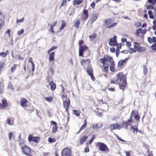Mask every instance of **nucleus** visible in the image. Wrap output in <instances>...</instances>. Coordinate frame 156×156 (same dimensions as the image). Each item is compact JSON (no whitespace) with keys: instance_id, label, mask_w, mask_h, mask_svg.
<instances>
[{"instance_id":"f257e3e1","label":"nucleus","mask_w":156,"mask_h":156,"mask_svg":"<svg viewBox=\"0 0 156 156\" xmlns=\"http://www.w3.org/2000/svg\"><path fill=\"white\" fill-rule=\"evenodd\" d=\"M126 77L124 75L122 72L119 73L117 77V80H111V83L118 84L120 88L124 90L126 86Z\"/></svg>"},{"instance_id":"f03ea898","label":"nucleus","mask_w":156,"mask_h":156,"mask_svg":"<svg viewBox=\"0 0 156 156\" xmlns=\"http://www.w3.org/2000/svg\"><path fill=\"white\" fill-rule=\"evenodd\" d=\"M100 62L102 63L107 64L106 62H109L110 64L114 62L112 57H110L108 55L105 56L104 58H101L100 59Z\"/></svg>"},{"instance_id":"7ed1b4c3","label":"nucleus","mask_w":156,"mask_h":156,"mask_svg":"<svg viewBox=\"0 0 156 156\" xmlns=\"http://www.w3.org/2000/svg\"><path fill=\"white\" fill-rule=\"evenodd\" d=\"M98 145L100 151H107V152H108L109 149L106 145L104 143L99 142L98 143Z\"/></svg>"},{"instance_id":"20e7f679","label":"nucleus","mask_w":156,"mask_h":156,"mask_svg":"<svg viewBox=\"0 0 156 156\" xmlns=\"http://www.w3.org/2000/svg\"><path fill=\"white\" fill-rule=\"evenodd\" d=\"M21 151L25 154L28 156H31V155H29L31 151L30 148L29 147L24 146L22 147Z\"/></svg>"},{"instance_id":"39448f33","label":"nucleus","mask_w":156,"mask_h":156,"mask_svg":"<svg viewBox=\"0 0 156 156\" xmlns=\"http://www.w3.org/2000/svg\"><path fill=\"white\" fill-rule=\"evenodd\" d=\"M117 37L114 35L113 38H111L109 41L108 44L111 46H115L118 45V44L117 42Z\"/></svg>"},{"instance_id":"423d86ee","label":"nucleus","mask_w":156,"mask_h":156,"mask_svg":"<svg viewBox=\"0 0 156 156\" xmlns=\"http://www.w3.org/2000/svg\"><path fill=\"white\" fill-rule=\"evenodd\" d=\"M87 72L88 74L90 76L92 79L94 80L95 78L93 75L92 68L90 66H89L87 68Z\"/></svg>"},{"instance_id":"0eeeda50","label":"nucleus","mask_w":156,"mask_h":156,"mask_svg":"<svg viewBox=\"0 0 156 156\" xmlns=\"http://www.w3.org/2000/svg\"><path fill=\"white\" fill-rule=\"evenodd\" d=\"M70 104V101L69 98L66 97V100L63 101V106L65 109L66 111L67 112H68V106Z\"/></svg>"},{"instance_id":"6e6552de","label":"nucleus","mask_w":156,"mask_h":156,"mask_svg":"<svg viewBox=\"0 0 156 156\" xmlns=\"http://www.w3.org/2000/svg\"><path fill=\"white\" fill-rule=\"evenodd\" d=\"M88 48V47L85 45H83L80 47L79 49V55L82 57L83 56V52Z\"/></svg>"},{"instance_id":"1a4fd4ad","label":"nucleus","mask_w":156,"mask_h":156,"mask_svg":"<svg viewBox=\"0 0 156 156\" xmlns=\"http://www.w3.org/2000/svg\"><path fill=\"white\" fill-rule=\"evenodd\" d=\"M28 139L29 142L33 141L37 143H38L40 138L38 137L33 136L32 135H29Z\"/></svg>"},{"instance_id":"9d476101","label":"nucleus","mask_w":156,"mask_h":156,"mask_svg":"<svg viewBox=\"0 0 156 156\" xmlns=\"http://www.w3.org/2000/svg\"><path fill=\"white\" fill-rule=\"evenodd\" d=\"M70 153V151L67 148L64 149L62 152V156H67Z\"/></svg>"},{"instance_id":"9b49d317","label":"nucleus","mask_w":156,"mask_h":156,"mask_svg":"<svg viewBox=\"0 0 156 156\" xmlns=\"http://www.w3.org/2000/svg\"><path fill=\"white\" fill-rule=\"evenodd\" d=\"M83 14L82 16V19L85 21L87 19L88 16V10L84 9L83 11Z\"/></svg>"},{"instance_id":"f8f14e48","label":"nucleus","mask_w":156,"mask_h":156,"mask_svg":"<svg viewBox=\"0 0 156 156\" xmlns=\"http://www.w3.org/2000/svg\"><path fill=\"white\" fill-rule=\"evenodd\" d=\"M98 16L97 13H94L92 15L90 20L91 24H92L97 19Z\"/></svg>"},{"instance_id":"ddd939ff","label":"nucleus","mask_w":156,"mask_h":156,"mask_svg":"<svg viewBox=\"0 0 156 156\" xmlns=\"http://www.w3.org/2000/svg\"><path fill=\"white\" fill-rule=\"evenodd\" d=\"M128 59L127 58H126L124 60H121L119 61L117 65L118 67H122L123 64L127 61Z\"/></svg>"},{"instance_id":"4468645a","label":"nucleus","mask_w":156,"mask_h":156,"mask_svg":"<svg viewBox=\"0 0 156 156\" xmlns=\"http://www.w3.org/2000/svg\"><path fill=\"white\" fill-rule=\"evenodd\" d=\"M49 55V62H51L54 60L55 56V52H54L50 53Z\"/></svg>"},{"instance_id":"2eb2a0df","label":"nucleus","mask_w":156,"mask_h":156,"mask_svg":"<svg viewBox=\"0 0 156 156\" xmlns=\"http://www.w3.org/2000/svg\"><path fill=\"white\" fill-rule=\"evenodd\" d=\"M28 101L24 98H22L20 100V105L22 107H24L26 105Z\"/></svg>"},{"instance_id":"dca6fc26","label":"nucleus","mask_w":156,"mask_h":156,"mask_svg":"<svg viewBox=\"0 0 156 156\" xmlns=\"http://www.w3.org/2000/svg\"><path fill=\"white\" fill-rule=\"evenodd\" d=\"M2 104H1V107L2 108H5L8 106L7 101L5 99H3L2 100Z\"/></svg>"},{"instance_id":"f3484780","label":"nucleus","mask_w":156,"mask_h":156,"mask_svg":"<svg viewBox=\"0 0 156 156\" xmlns=\"http://www.w3.org/2000/svg\"><path fill=\"white\" fill-rule=\"evenodd\" d=\"M113 20L112 19L109 18L105 21V25L107 26H109V25L111 24L113 21Z\"/></svg>"},{"instance_id":"a211bd4d","label":"nucleus","mask_w":156,"mask_h":156,"mask_svg":"<svg viewBox=\"0 0 156 156\" xmlns=\"http://www.w3.org/2000/svg\"><path fill=\"white\" fill-rule=\"evenodd\" d=\"M49 84L50 85V87L52 90H54L56 87V84L53 81L49 83Z\"/></svg>"},{"instance_id":"6ab92c4d","label":"nucleus","mask_w":156,"mask_h":156,"mask_svg":"<svg viewBox=\"0 0 156 156\" xmlns=\"http://www.w3.org/2000/svg\"><path fill=\"white\" fill-rule=\"evenodd\" d=\"M110 65L111 66H110V71L112 72H114L115 70V62H114L111 63V64Z\"/></svg>"},{"instance_id":"aec40b11","label":"nucleus","mask_w":156,"mask_h":156,"mask_svg":"<svg viewBox=\"0 0 156 156\" xmlns=\"http://www.w3.org/2000/svg\"><path fill=\"white\" fill-rule=\"evenodd\" d=\"M88 138V136L85 135L84 136L82 137L80 139V144H82Z\"/></svg>"},{"instance_id":"412c9836","label":"nucleus","mask_w":156,"mask_h":156,"mask_svg":"<svg viewBox=\"0 0 156 156\" xmlns=\"http://www.w3.org/2000/svg\"><path fill=\"white\" fill-rule=\"evenodd\" d=\"M83 2V0H74L73 1V3L74 5H79Z\"/></svg>"},{"instance_id":"4be33fe9","label":"nucleus","mask_w":156,"mask_h":156,"mask_svg":"<svg viewBox=\"0 0 156 156\" xmlns=\"http://www.w3.org/2000/svg\"><path fill=\"white\" fill-rule=\"evenodd\" d=\"M137 49V51L139 52H144L146 50V49L145 48L142 47H139Z\"/></svg>"},{"instance_id":"5701e85b","label":"nucleus","mask_w":156,"mask_h":156,"mask_svg":"<svg viewBox=\"0 0 156 156\" xmlns=\"http://www.w3.org/2000/svg\"><path fill=\"white\" fill-rule=\"evenodd\" d=\"M143 74L144 75H146L147 74V68L145 65H144L143 66Z\"/></svg>"},{"instance_id":"b1692460","label":"nucleus","mask_w":156,"mask_h":156,"mask_svg":"<svg viewBox=\"0 0 156 156\" xmlns=\"http://www.w3.org/2000/svg\"><path fill=\"white\" fill-rule=\"evenodd\" d=\"M80 20L79 19H78L74 23V26L77 29L79 28L80 24Z\"/></svg>"},{"instance_id":"393cba45","label":"nucleus","mask_w":156,"mask_h":156,"mask_svg":"<svg viewBox=\"0 0 156 156\" xmlns=\"http://www.w3.org/2000/svg\"><path fill=\"white\" fill-rule=\"evenodd\" d=\"M116 124H113L112 125H111L109 128H110V131L111 132H112V131L113 130L116 129Z\"/></svg>"},{"instance_id":"a878e982","label":"nucleus","mask_w":156,"mask_h":156,"mask_svg":"<svg viewBox=\"0 0 156 156\" xmlns=\"http://www.w3.org/2000/svg\"><path fill=\"white\" fill-rule=\"evenodd\" d=\"M87 125V122L86 119H85V120H84V124L83 126H82L81 127L79 131L77 133H79L80 131L81 130L84 129L86 128V127Z\"/></svg>"},{"instance_id":"bb28decb","label":"nucleus","mask_w":156,"mask_h":156,"mask_svg":"<svg viewBox=\"0 0 156 156\" xmlns=\"http://www.w3.org/2000/svg\"><path fill=\"white\" fill-rule=\"evenodd\" d=\"M66 24L65 22V21L63 20H62V24L61 25L59 29L61 31L65 27H66Z\"/></svg>"},{"instance_id":"cd10ccee","label":"nucleus","mask_w":156,"mask_h":156,"mask_svg":"<svg viewBox=\"0 0 156 156\" xmlns=\"http://www.w3.org/2000/svg\"><path fill=\"white\" fill-rule=\"evenodd\" d=\"M131 128L133 130V133L135 134H136L138 131V129L137 126H136L134 125L132 126Z\"/></svg>"},{"instance_id":"c85d7f7f","label":"nucleus","mask_w":156,"mask_h":156,"mask_svg":"<svg viewBox=\"0 0 156 156\" xmlns=\"http://www.w3.org/2000/svg\"><path fill=\"white\" fill-rule=\"evenodd\" d=\"M9 51L7 50L5 52H1L0 53V56H2V57H5L9 53Z\"/></svg>"},{"instance_id":"c756f323","label":"nucleus","mask_w":156,"mask_h":156,"mask_svg":"<svg viewBox=\"0 0 156 156\" xmlns=\"http://www.w3.org/2000/svg\"><path fill=\"white\" fill-rule=\"evenodd\" d=\"M103 66L104 68V70L105 71L107 72L108 70L109 67L108 64H107L103 63Z\"/></svg>"},{"instance_id":"7c9ffc66","label":"nucleus","mask_w":156,"mask_h":156,"mask_svg":"<svg viewBox=\"0 0 156 156\" xmlns=\"http://www.w3.org/2000/svg\"><path fill=\"white\" fill-rule=\"evenodd\" d=\"M138 112L136 110H133L132 111L131 113V116L132 117L135 118L136 115L137 114Z\"/></svg>"},{"instance_id":"2f4dec72","label":"nucleus","mask_w":156,"mask_h":156,"mask_svg":"<svg viewBox=\"0 0 156 156\" xmlns=\"http://www.w3.org/2000/svg\"><path fill=\"white\" fill-rule=\"evenodd\" d=\"M73 113L77 116H79L80 115V112L78 110H73Z\"/></svg>"},{"instance_id":"473e14b6","label":"nucleus","mask_w":156,"mask_h":156,"mask_svg":"<svg viewBox=\"0 0 156 156\" xmlns=\"http://www.w3.org/2000/svg\"><path fill=\"white\" fill-rule=\"evenodd\" d=\"M56 140L54 138H51V137H49L48 139V142L50 143H53L56 142Z\"/></svg>"},{"instance_id":"72a5a7b5","label":"nucleus","mask_w":156,"mask_h":156,"mask_svg":"<svg viewBox=\"0 0 156 156\" xmlns=\"http://www.w3.org/2000/svg\"><path fill=\"white\" fill-rule=\"evenodd\" d=\"M9 140H11L12 138L13 139H14L15 136L12 133H9Z\"/></svg>"},{"instance_id":"f704fd0d","label":"nucleus","mask_w":156,"mask_h":156,"mask_svg":"<svg viewBox=\"0 0 156 156\" xmlns=\"http://www.w3.org/2000/svg\"><path fill=\"white\" fill-rule=\"evenodd\" d=\"M141 30H142V29L141 28L137 29L136 33V34L137 36H139L140 33H141Z\"/></svg>"},{"instance_id":"c9c22d12","label":"nucleus","mask_w":156,"mask_h":156,"mask_svg":"<svg viewBox=\"0 0 156 156\" xmlns=\"http://www.w3.org/2000/svg\"><path fill=\"white\" fill-rule=\"evenodd\" d=\"M57 48V47L55 46H53L52 47H51L50 49L48 50V53H49L50 52H51V51H52L55 50Z\"/></svg>"},{"instance_id":"e433bc0d","label":"nucleus","mask_w":156,"mask_h":156,"mask_svg":"<svg viewBox=\"0 0 156 156\" xmlns=\"http://www.w3.org/2000/svg\"><path fill=\"white\" fill-rule=\"evenodd\" d=\"M117 23H113L111 25L108 26H107L106 27V28H110L112 27H115V26L117 24Z\"/></svg>"},{"instance_id":"4c0bfd02","label":"nucleus","mask_w":156,"mask_h":156,"mask_svg":"<svg viewBox=\"0 0 156 156\" xmlns=\"http://www.w3.org/2000/svg\"><path fill=\"white\" fill-rule=\"evenodd\" d=\"M45 100L49 102H51L52 101V98L51 96L49 97H47L45 98Z\"/></svg>"},{"instance_id":"58836bf2","label":"nucleus","mask_w":156,"mask_h":156,"mask_svg":"<svg viewBox=\"0 0 156 156\" xmlns=\"http://www.w3.org/2000/svg\"><path fill=\"white\" fill-rule=\"evenodd\" d=\"M115 136H116V138L120 141H122V142H126V141L124 140H122L121 137H119V136H118V135H117L116 134H115Z\"/></svg>"},{"instance_id":"ea45409f","label":"nucleus","mask_w":156,"mask_h":156,"mask_svg":"<svg viewBox=\"0 0 156 156\" xmlns=\"http://www.w3.org/2000/svg\"><path fill=\"white\" fill-rule=\"evenodd\" d=\"M117 48L116 50V55L117 57H118L119 56V49L118 45H117Z\"/></svg>"},{"instance_id":"a19ab883","label":"nucleus","mask_w":156,"mask_h":156,"mask_svg":"<svg viewBox=\"0 0 156 156\" xmlns=\"http://www.w3.org/2000/svg\"><path fill=\"white\" fill-rule=\"evenodd\" d=\"M8 89L13 90V88L11 82H9L8 85Z\"/></svg>"},{"instance_id":"79ce46f5","label":"nucleus","mask_w":156,"mask_h":156,"mask_svg":"<svg viewBox=\"0 0 156 156\" xmlns=\"http://www.w3.org/2000/svg\"><path fill=\"white\" fill-rule=\"evenodd\" d=\"M4 21L0 19V29L1 28L4 24Z\"/></svg>"},{"instance_id":"37998d69","label":"nucleus","mask_w":156,"mask_h":156,"mask_svg":"<svg viewBox=\"0 0 156 156\" xmlns=\"http://www.w3.org/2000/svg\"><path fill=\"white\" fill-rule=\"evenodd\" d=\"M57 129V126H54L52 127V133H55Z\"/></svg>"},{"instance_id":"c03bdc74","label":"nucleus","mask_w":156,"mask_h":156,"mask_svg":"<svg viewBox=\"0 0 156 156\" xmlns=\"http://www.w3.org/2000/svg\"><path fill=\"white\" fill-rule=\"evenodd\" d=\"M24 18H23L21 19H20V20L17 19L16 20V23L17 24H18L24 21Z\"/></svg>"},{"instance_id":"a18cd8bd","label":"nucleus","mask_w":156,"mask_h":156,"mask_svg":"<svg viewBox=\"0 0 156 156\" xmlns=\"http://www.w3.org/2000/svg\"><path fill=\"white\" fill-rule=\"evenodd\" d=\"M16 65H14L11 68V71L12 72H13L16 69Z\"/></svg>"},{"instance_id":"49530a36","label":"nucleus","mask_w":156,"mask_h":156,"mask_svg":"<svg viewBox=\"0 0 156 156\" xmlns=\"http://www.w3.org/2000/svg\"><path fill=\"white\" fill-rule=\"evenodd\" d=\"M6 122L9 125H12L13 124L11 123V120L9 118H8L6 121Z\"/></svg>"},{"instance_id":"de8ad7c7","label":"nucleus","mask_w":156,"mask_h":156,"mask_svg":"<svg viewBox=\"0 0 156 156\" xmlns=\"http://www.w3.org/2000/svg\"><path fill=\"white\" fill-rule=\"evenodd\" d=\"M102 126V125L101 124V126L100 127H98V125L97 124H96L95 125H94L93 126V128L94 129H98L100 128Z\"/></svg>"},{"instance_id":"09e8293b","label":"nucleus","mask_w":156,"mask_h":156,"mask_svg":"<svg viewBox=\"0 0 156 156\" xmlns=\"http://www.w3.org/2000/svg\"><path fill=\"white\" fill-rule=\"evenodd\" d=\"M66 0H63L62 3V5L61 6H60V7H61V6H63L66 5Z\"/></svg>"},{"instance_id":"8fccbe9b","label":"nucleus","mask_w":156,"mask_h":156,"mask_svg":"<svg viewBox=\"0 0 156 156\" xmlns=\"http://www.w3.org/2000/svg\"><path fill=\"white\" fill-rule=\"evenodd\" d=\"M147 9H154V7L153 6L150 5H147Z\"/></svg>"},{"instance_id":"3c124183","label":"nucleus","mask_w":156,"mask_h":156,"mask_svg":"<svg viewBox=\"0 0 156 156\" xmlns=\"http://www.w3.org/2000/svg\"><path fill=\"white\" fill-rule=\"evenodd\" d=\"M24 29H21L20 30V31H19L18 33V35H20L22 34L23 32H24Z\"/></svg>"},{"instance_id":"603ef678","label":"nucleus","mask_w":156,"mask_h":156,"mask_svg":"<svg viewBox=\"0 0 156 156\" xmlns=\"http://www.w3.org/2000/svg\"><path fill=\"white\" fill-rule=\"evenodd\" d=\"M151 48L153 50H156V44H154L151 46Z\"/></svg>"},{"instance_id":"864d4df0","label":"nucleus","mask_w":156,"mask_h":156,"mask_svg":"<svg viewBox=\"0 0 156 156\" xmlns=\"http://www.w3.org/2000/svg\"><path fill=\"white\" fill-rule=\"evenodd\" d=\"M135 119L137 121L139 120L140 119V116L137 115V114L136 115V116L135 117Z\"/></svg>"},{"instance_id":"5fc2aeb1","label":"nucleus","mask_w":156,"mask_h":156,"mask_svg":"<svg viewBox=\"0 0 156 156\" xmlns=\"http://www.w3.org/2000/svg\"><path fill=\"white\" fill-rule=\"evenodd\" d=\"M122 123L125 125H128L129 123L130 122H129L128 121V120L126 122H122Z\"/></svg>"},{"instance_id":"6e6d98bb","label":"nucleus","mask_w":156,"mask_h":156,"mask_svg":"<svg viewBox=\"0 0 156 156\" xmlns=\"http://www.w3.org/2000/svg\"><path fill=\"white\" fill-rule=\"evenodd\" d=\"M4 65V64L3 62H0V71L3 68Z\"/></svg>"},{"instance_id":"4d7b16f0","label":"nucleus","mask_w":156,"mask_h":156,"mask_svg":"<svg viewBox=\"0 0 156 156\" xmlns=\"http://www.w3.org/2000/svg\"><path fill=\"white\" fill-rule=\"evenodd\" d=\"M116 129H120L122 127H121V126L119 125L117 123H116Z\"/></svg>"},{"instance_id":"13d9d810","label":"nucleus","mask_w":156,"mask_h":156,"mask_svg":"<svg viewBox=\"0 0 156 156\" xmlns=\"http://www.w3.org/2000/svg\"><path fill=\"white\" fill-rule=\"evenodd\" d=\"M148 41L150 43L152 44L153 43L152 38L151 37H149L148 38Z\"/></svg>"},{"instance_id":"bf43d9fd","label":"nucleus","mask_w":156,"mask_h":156,"mask_svg":"<svg viewBox=\"0 0 156 156\" xmlns=\"http://www.w3.org/2000/svg\"><path fill=\"white\" fill-rule=\"evenodd\" d=\"M141 23H137L135 24V25L137 28L141 26Z\"/></svg>"},{"instance_id":"052dcab7","label":"nucleus","mask_w":156,"mask_h":156,"mask_svg":"<svg viewBox=\"0 0 156 156\" xmlns=\"http://www.w3.org/2000/svg\"><path fill=\"white\" fill-rule=\"evenodd\" d=\"M140 44L138 43L135 42L134 43V46L136 47L137 48H138L139 47Z\"/></svg>"},{"instance_id":"680f3d73","label":"nucleus","mask_w":156,"mask_h":156,"mask_svg":"<svg viewBox=\"0 0 156 156\" xmlns=\"http://www.w3.org/2000/svg\"><path fill=\"white\" fill-rule=\"evenodd\" d=\"M84 43L83 40H81L79 41V45L80 47L81 46L82 44Z\"/></svg>"},{"instance_id":"e2e57ef3","label":"nucleus","mask_w":156,"mask_h":156,"mask_svg":"<svg viewBox=\"0 0 156 156\" xmlns=\"http://www.w3.org/2000/svg\"><path fill=\"white\" fill-rule=\"evenodd\" d=\"M115 49L114 48H110V51L112 53H113L115 52Z\"/></svg>"},{"instance_id":"0e129e2a","label":"nucleus","mask_w":156,"mask_h":156,"mask_svg":"<svg viewBox=\"0 0 156 156\" xmlns=\"http://www.w3.org/2000/svg\"><path fill=\"white\" fill-rule=\"evenodd\" d=\"M131 44L130 42L126 41V45L127 47H129L131 46Z\"/></svg>"},{"instance_id":"69168bd1","label":"nucleus","mask_w":156,"mask_h":156,"mask_svg":"<svg viewBox=\"0 0 156 156\" xmlns=\"http://www.w3.org/2000/svg\"><path fill=\"white\" fill-rule=\"evenodd\" d=\"M51 123L52 124L54 125V126H56L57 125V124L56 123V122L53 121H51Z\"/></svg>"},{"instance_id":"338daca9","label":"nucleus","mask_w":156,"mask_h":156,"mask_svg":"<svg viewBox=\"0 0 156 156\" xmlns=\"http://www.w3.org/2000/svg\"><path fill=\"white\" fill-rule=\"evenodd\" d=\"M95 3L94 2H93L91 4L90 6L92 8H94L95 6Z\"/></svg>"},{"instance_id":"774afa93","label":"nucleus","mask_w":156,"mask_h":156,"mask_svg":"<svg viewBox=\"0 0 156 156\" xmlns=\"http://www.w3.org/2000/svg\"><path fill=\"white\" fill-rule=\"evenodd\" d=\"M152 42H156V37H153L152 38Z\"/></svg>"}]
</instances>
